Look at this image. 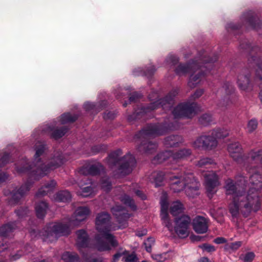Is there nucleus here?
Instances as JSON below:
<instances>
[{"instance_id":"f257e3e1","label":"nucleus","mask_w":262,"mask_h":262,"mask_svg":"<svg viewBox=\"0 0 262 262\" xmlns=\"http://www.w3.org/2000/svg\"><path fill=\"white\" fill-rule=\"evenodd\" d=\"M245 181L244 177H241L237 182L231 179H228L225 181V194L232 196L229 208L232 216H236L241 213L247 216L252 211H256L260 207V200L257 191L252 189L246 191L244 187Z\"/></svg>"},{"instance_id":"f03ea898","label":"nucleus","mask_w":262,"mask_h":262,"mask_svg":"<svg viewBox=\"0 0 262 262\" xmlns=\"http://www.w3.org/2000/svg\"><path fill=\"white\" fill-rule=\"evenodd\" d=\"M155 185L159 187L162 185L164 179L170 181V188L175 192L185 190L187 196L194 198L199 194V182L195 180L193 174L190 172L181 171L175 174L171 172L165 173L163 172H155Z\"/></svg>"},{"instance_id":"7ed1b4c3","label":"nucleus","mask_w":262,"mask_h":262,"mask_svg":"<svg viewBox=\"0 0 262 262\" xmlns=\"http://www.w3.org/2000/svg\"><path fill=\"white\" fill-rule=\"evenodd\" d=\"M46 149V146L43 143L37 142L34 146L35 154L32 164L30 165L27 159H24L16 166L17 171L20 173L29 172L31 177L37 180L46 176L51 170L57 168L63 163L61 157L58 156L53 158L48 165H46L39 158L45 152Z\"/></svg>"},{"instance_id":"20e7f679","label":"nucleus","mask_w":262,"mask_h":262,"mask_svg":"<svg viewBox=\"0 0 262 262\" xmlns=\"http://www.w3.org/2000/svg\"><path fill=\"white\" fill-rule=\"evenodd\" d=\"M90 214V210L88 207H78L69 220L68 225L63 222L50 223L39 232V236L45 242H54L57 240L58 236L68 235L70 232V227L79 225L81 222L88 217Z\"/></svg>"},{"instance_id":"39448f33","label":"nucleus","mask_w":262,"mask_h":262,"mask_svg":"<svg viewBox=\"0 0 262 262\" xmlns=\"http://www.w3.org/2000/svg\"><path fill=\"white\" fill-rule=\"evenodd\" d=\"M110 216L105 212L99 213L96 217V226L99 234L95 237V246L99 251L110 250L118 245L115 236L110 233Z\"/></svg>"},{"instance_id":"423d86ee","label":"nucleus","mask_w":262,"mask_h":262,"mask_svg":"<svg viewBox=\"0 0 262 262\" xmlns=\"http://www.w3.org/2000/svg\"><path fill=\"white\" fill-rule=\"evenodd\" d=\"M167 194L163 193L160 199L161 205V218L162 224L166 227L168 230L172 231L175 230L178 236L181 238H185L189 235V227L191 222L190 217L187 215H183L175 220V226L173 227L172 221L169 219L168 214V203Z\"/></svg>"},{"instance_id":"0eeeda50","label":"nucleus","mask_w":262,"mask_h":262,"mask_svg":"<svg viewBox=\"0 0 262 262\" xmlns=\"http://www.w3.org/2000/svg\"><path fill=\"white\" fill-rule=\"evenodd\" d=\"M228 130L217 128L212 130L207 135L198 137L193 143V147L196 149H205L211 150L216 148L218 144L217 139L224 138L228 136Z\"/></svg>"},{"instance_id":"6e6552de","label":"nucleus","mask_w":262,"mask_h":262,"mask_svg":"<svg viewBox=\"0 0 262 262\" xmlns=\"http://www.w3.org/2000/svg\"><path fill=\"white\" fill-rule=\"evenodd\" d=\"M122 154L120 149L112 152L109 155L108 160L111 166H118L119 172L122 175H125L132 171L135 166L136 160L130 154H127L120 159V156Z\"/></svg>"},{"instance_id":"1a4fd4ad","label":"nucleus","mask_w":262,"mask_h":262,"mask_svg":"<svg viewBox=\"0 0 262 262\" xmlns=\"http://www.w3.org/2000/svg\"><path fill=\"white\" fill-rule=\"evenodd\" d=\"M199 63L198 62H192L186 64H180L176 69V72L179 75H182L187 73L193 72L190 77L188 81V85L190 87L193 88L199 84L202 78L205 75L204 73H202L204 68L207 67L201 66V69H199Z\"/></svg>"},{"instance_id":"9d476101","label":"nucleus","mask_w":262,"mask_h":262,"mask_svg":"<svg viewBox=\"0 0 262 262\" xmlns=\"http://www.w3.org/2000/svg\"><path fill=\"white\" fill-rule=\"evenodd\" d=\"M177 128V126L173 125L170 126L168 125L167 126L166 124L149 125L141 130L138 135H137V136L140 140L143 139H146L162 135L168 130L176 129Z\"/></svg>"},{"instance_id":"9b49d317","label":"nucleus","mask_w":262,"mask_h":262,"mask_svg":"<svg viewBox=\"0 0 262 262\" xmlns=\"http://www.w3.org/2000/svg\"><path fill=\"white\" fill-rule=\"evenodd\" d=\"M191 154L190 149L188 148H183L173 153L171 150H166L164 152L158 154L155 158L159 163H162L167 159H171L170 161H178L179 160L184 159Z\"/></svg>"},{"instance_id":"f8f14e48","label":"nucleus","mask_w":262,"mask_h":262,"mask_svg":"<svg viewBox=\"0 0 262 262\" xmlns=\"http://www.w3.org/2000/svg\"><path fill=\"white\" fill-rule=\"evenodd\" d=\"M196 106V104L194 103H180L173 109V115L175 118H191L195 113Z\"/></svg>"},{"instance_id":"ddd939ff","label":"nucleus","mask_w":262,"mask_h":262,"mask_svg":"<svg viewBox=\"0 0 262 262\" xmlns=\"http://www.w3.org/2000/svg\"><path fill=\"white\" fill-rule=\"evenodd\" d=\"M178 89H174L172 90L165 98L158 100V101L151 103L150 106L146 108H144L143 112L146 113L160 107H162L164 110H167L168 108H170L173 103L174 97L178 94Z\"/></svg>"},{"instance_id":"4468645a","label":"nucleus","mask_w":262,"mask_h":262,"mask_svg":"<svg viewBox=\"0 0 262 262\" xmlns=\"http://www.w3.org/2000/svg\"><path fill=\"white\" fill-rule=\"evenodd\" d=\"M203 176L208 195L211 198L216 191V187L220 185L218 177L213 171H207Z\"/></svg>"},{"instance_id":"2eb2a0df","label":"nucleus","mask_w":262,"mask_h":262,"mask_svg":"<svg viewBox=\"0 0 262 262\" xmlns=\"http://www.w3.org/2000/svg\"><path fill=\"white\" fill-rule=\"evenodd\" d=\"M247 171L249 173H251L249 179L250 186H248L249 189H252L253 190L257 191L260 204V190L262 189V176L253 168H251L250 170Z\"/></svg>"},{"instance_id":"dca6fc26","label":"nucleus","mask_w":262,"mask_h":262,"mask_svg":"<svg viewBox=\"0 0 262 262\" xmlns=\"http://www.w3.org/2000/svg\"><path fill=\"white\" fill-rule=\"evenodd\" d=\"M262 156V150L256 149L251 150L249 156L246 160L244 157V161L243 162L244 166L247 170H250L251 168H255V165H252L253 164H259L260 159Z\"/></svg>"},{"instance_id":"f3484780","label":"nucleus","mask_w":262,"mask_h":262,"mask_svg":"<svg viewBox=\"0 0 262 262\" xmlns=\"http://www.w3.org/2000/svg\"><path fill=\"white\" fill-rule=\"evenodd\" d=\"M250 75L248 70L242 71L238 75L237 83L241 90L247 91L252 88L253 83L250 79Z\"/></svg>"},{"instance_id":"a211bd4d","label":"nucleus","mask_w":262,"mask_h":262,"mask_svg":"<svg viewBox=\"0 0 262 262\" xmlns=\"http://www.w3.org/2000/svg\"><path fill=\"white\" fill-rule=\"evenodd\" d=\"M244 25L249 29L258 30L261 26V20L252 13L244 14L242 18Z\"/></svg>"},{"instance_id":"6ab92c4d","label":"nucleus","mask_w":262,"mask_h":262,"mask_svg":"<svg viewBox=\"0 0 262 262\" xmlns=\"http://www.w3.org/2000/svg\"><path fill=\"white\" fill-rule=\"evenodd\" d=\"M228 151L234 161L240 164L243 163L244 156L242 155V148L238 142L230 144L228 146Z\"/></svg>"},{"instance_id":"aec40b11","label":"nucleus","mask_w":262,"mask_h":262,"mask_svg":"<svg viewBox=\"0 0 262 262\" xmlns=\"http://www.w3.org/2000/svg\"><path fill=\"white\" fill-rule=\"evenodd\" d=\"M111 210L113 214L117 218L119 223L122 224L119 228H123L126 227V220L130 217V215L125 212V209L121 206H116L113 207Z\"/></svg>"},{"instance_id":"412c9836","label":"nucleus","mask_w":262,"mask_h":262,"mask_svg":"<svg viewBox=\"0 0 262 262\" xmlns=\"http://www.w3.org/2000/svg\"><path fill=\"white\" fill-rule=\"evenodd\" d=\"M194 230L198 233L203 234L206 233L208 228L207 220L202 216H198L192 221Z\"/></svg>"},{"instance_id":"4be33fe9","label":"nucleus","mask_w":262,"mask_h":262,"mask_svg":"<svg viewBox=\"0 0 262 262\" xmlns=\"http://www.w3.org/2000/svg\"><path fill=\"white\" fill-rule=\"evenodd\" d=\"M30 186L31 185L27 183L22 185L17 191L10 192L9 194L11 198L10 203L11 204L16 203L29 191Z\"/></svg>"},{"instance_id":"5701e85b","label":"nucleus","mask_w":262,"mask_h":262,"mask_svg":"<svg viewBox=\"0 0 262 262\" xmlns=\"http://www.w3.org/2000/svg\"><path fill=\"white\" fill-rule=\"evenodd\" d=\"M55 124H52L51 125H46L42 129V131L50 134L52 137L58 139L62 137L67 132L68 129L66 127L62 128L61 129L55 128Z\"/></svg>"},{"instance_id":"b1692460","label":"nucleus","mask_w":262,"mask_h":262,"mask_svg":"<svg viewBox=\"0 0 262 262\" xmlns=\"http://www.w3.org/2000/svg\"><path fill=\"white\" fill-rule=\"evenodd\" d=\"M76 245L79 248H84L88 245V236L84 230H80L76 233Z\"/></svg>"},{"instance_id":"393cba45","label":"nucleus","mask_w":262,"mask_h":262,"mask_svg":"<svg viewBox=\"0 0 262 262\" xmlns=\"http://www.w3.org/2000/svg\"><path fill=\"white\" fill-rule=\"evenodd\" d=\"M253 58L256 64V76L260 81L259 98L262 103V61H259L256 57Z\"/></svg>"},{"instance_id":"a878e982","label":"nucleus","mask_w":262,"mask_h":262,"mask_svg":"<svg viewBox=\"0 0 262 262\" xmlns=\"http://www.w3.org/2000/svg\"><path fill=\"white\" fill-rule=\"evenodd\" d=\"M184 209L183 205L180 201H175L170 204V212L173 216H177L183 213Z\"/></svg>"},{"instance_id":"bb28decb","label":"nucleus","mask_w":262,"mask_h":262,"mask_svg":"<svg viewBox=\"0 0 262 262\" xmlns=\"http://www.w3.org/2000/svg\"><path fill=\"white\" fill-rule=\"evenodd\" d=\"M56 185L55 181L52 180L50 182L45 184L42 187L36 194V197H40L41 196L47 194L50 191L52 190Z\"/></svg>"},{"instance_id":"cd10ccee","label":"nucleus","mask_w":262,"mask_h":262,"mask_svg":"<svg viewBox=\"0 0 262 262\" xmlns=\"http://www.w3.org/2000/svg\"><path fill=\"white\" fill-rule=\"evenodd\" d=\"M182 142V138L179 136H170L167 137L164 141V144L167 147H175Z\"/></svg>"},{"instance_id":"c85d7f7f","label":"nucleus","mask_w":262,"mask_h":262,"mask_svg":"<svg viewBox=\"0 0 262 262\" xmlns=\"http://www.w3.org/2000/svg\"><path fill=\"white\" fill-rule=\"evenodd\" d=\"M48 208L47 204L45 202L41 201L38 203L35 207V211L37 217L40 219L43 218L46 214Z\"/></svg>"},{"instance_id":"c756f323","label":"nucleus","mask_w":262,"mask_h":262,"mask_svg":"<svg viewBox=\"0 0 262 262\" xmlns=\"http://www.w3.org/2000/svg\"><path fill=\"white\" fill-rule=\"evenodd\" d=\"M157 144L155 143L148 142L142 143L139 147L138 149L141 151H144L147 154L152 153L157 148Z\"/></svg>"},{"instance_id":"7c9ffc66","label":"nucleus","mask_w":262,"mask_h":262,"mask_svg":"<svg viewBox=\"0 0 262 262\" xmlns=\"http://www.w3.org/2000/svg\"><path fill=\"white\" fill-rule=\"evenodd\" d=\"M71 198V195L70 193L67 190H64L57 193L54 198V200L57 202H66L69 201Z\"/></svg>"},{"instance_id":"2f4dec72","label":"nucleus","mask_w":262,"mask_h":262,"mask_svg":"<svg viewBox=\"0 0 262 262\" xmlns=\"http://www.w3.org/2000/svg\"><path fill=\"white\" fill-rule=\"evenodd\" d=\"M16 228L15 223L7 224L0 227V236L5 237L9 235V233L12 232Z\"/></svg>"},{"instance_id":"473e14b6","label":"nucleus","mask_w":262,"mask_h":262,"mask_svg":"<svg viewBox=\"0 0 262 262\" xmlns=\"http://www.w3.org/2000/svg\"><path fill=\"white\" fill-rule=\"evenodd\" d=\"M83 185L82 183L80 184V190L77 192L78 195L83 197H88L94 194V190L91 186L82 188Z\"/></svg>"},{"instance_id":"72a5a7b5","label":"nucleus","mask_w":262,"mask_h":262,"mask_svg":"<svg viewBox=\"0 0 262 262\" xmlns=\"http://www.w3.org/2000/svg\"><path fill=\"white\" fill-rule=\"evenodd\" d=\"M78 118L76 115H71L70 113L63 114L61 116L60 119V124H63L69 122H73L75 121Z\"/></svg>"},{"instance_id":"f704fd0d","label":"nucleus","mask_w":262,"mask_h":262,"mask_svg":"<svg viewBox=\"0 0 262 262\" xmlns=\"http://www.w3.org/2000/svg\"><path fill=\"white\" fill-rule=\"evenodd\" d=\"M61 259L64 262H77L78 260V257L75 253L66 252L62 254Z\"/></svg>"},{"instance_id":"c9c22d12","label":"nucleus","mask_w":262,"mask_h":262,"mask_svg":"<svg viewBox=\"0 0 262 262\" xmlns=\"http://www.w3.org/2000/svg\"><path fill=\"white\" fill-rule=\"evenodd\" d=\"M212 121V117L209 114H204L199 118L200 123L203 125H207Z\"/></svg>"},{"instance_id":"e433bc0d","label":"nucleus","mask_w":262,"mask_h":262,"mask_svg":"<svg viewBox=\"0 0 262 262\" xmlns=\"http://www.w3.org/2000/svg\"><path fill=\"white\" fill-rule=\"evenodd\" d=\"M121 201L124 204L130 207L133 210L136 209L134 201L129 196L124 195L121 198Z\"/></svg>"},{"instance_id":"4c0bfd02","label":"nucleus","mask_w":262,"mask_h":262,"mask_svg":"<svg viewBox=\"0 0 262 262\" xmlns=\"http://www.w3.org/2000/svg\"><path fill=\"white\" fill-rule=\"evenodd\" d=\"M255 257V254L253 252H249L245 254H242L239 256V259L244 262H251Z\"/></svg>"},{"instance_id":"58836bf2","label":"nucleus","mask_w":262,"mask_h":262,"mask_svg":"<svg viewBox=\"0 0 262 262\" xmlns=\"http://www.w3.org/2000/svg\"><path fill=\"white\" fill-rule=\"evenodd\" d=\"M100 186L104 191L110 190L111 188V183L109 179L107 177L103 178L101 181Z\"/></svg>"},{"instance_id":"ea45409f","label":"nucleus","mask_w":262,"mask_h":262,"mask_svg":"<svg viewBox=\"0 0 262 262\" xmlns=\"http://www.w3.org/2000/svg\"><path fill=\"white\" fill-rule=\"evenodd\" d=\"M88 171V173L91 175H96L99 172L100 168L97 165H92L88 168H85L82 170V172H84V171Z\"/></svg>"},{"instance_id":"a19ab883","label":"nucleus","mask_w":262,"mask_h":262,"mask_svg":"<svg viewBox=\"0 0 262 262\" xmlns=\"http://www.w3.org/2000/svg\"><path fill=\"white\" fill-rule=\"evenodd\" d=\"M151 257L158 262H163L167 258V253L154 254L151 255Z\"/></svg>"},{"instance_id":"79ce46f5","label":"nucleus","mask_w":262,"mask_h":262,"mask_svg":"<svg viewBox=\"0 0 262 262\" xmlns=\"http://www.w3.org/2000/svg\"><path fill=\"white\" fill-rule=\"evenodd\" d=\"M213 163L212 159L208 158H201L198 162L197 165L199 167H203Z\"/></svg>"},{"instance_id":"37998d69","label":"nucleus","mask_w":262,"mask_h":262,"mask_svg":"<svg viewBox=\"0 0 262 262\" xmlns=\"http://www.w3.org/2000/svg\"><path fill=\"white\" fill-rule=\"evenodd\" d=\"M257 121L255 119L250 120L247 125V129L248 132L252 133L255 130L257 127Z\"/></svg>"},{"instance_id":"c03bdc74","label":"nucleus","mask_w":262,"mask_h":262,"mask_svg":"<svg viewBox=\"0 0 262 262\" xmlns=\"http://www.w3.org/2000/svg\"><path fill=\"white\" fill-rule=\"evenodd\" d=\"M242 245V242L241 241H237L234 243H231L225 246V249L227 250L232 249L233 250H236L239 248Z\"/></svg>"},{"instance_id":"a18cd8bd","label":"nucleus","mask_w":262,"mask_h":262,"mask_svg":"<svg viewBox=\"0 0 262 262\" xmlns=\"http://www.w3.org/2000/svg\"><path fill=\"white\" fill-rule=\"evenodd\" d=\"M137 258L134 253L125 255L123 257V260L125 262H136Z\"/></svg>"},{"instance_id":"49530a36","label":"nucleus","mask_w":262,"mask_h":262,"mask_svg":"<svg viewBox=\"0 0 262 262\" xmlns=\"http://www.w3.org/2000/svg\"><path fill=\"white\" fill-rule=\"evenodd\" d=\"M178 58L176 56L169 55L167 58L166 62L171 66L176 64L178 62Z\"/></svg>"},{"instance_id":"de8ad7c7","label":"nucleus","mask_w":262,"mask_h":262,"mask_svg":"<svg viewBox=\"0 0 262 262\" xmlns=\"http://www.w3.org/2000/svg\"><path fill=\"white\" fill-rule=\"evenodd\" d=\"M16 213L19 218H21L25 216L28 213V210L27 209L21 208L16 211Z\"/></svg>"},{"instance_id":"09e8293b","label":"nucleus","mask_w":262,"mask_h":262,"mask_svg":"<svg viewBox=\"0 0 262 262\" xmlns=\"http://www.w3.org/2000/svg\"><path fill=\"white\" fill-rule=\"evenodd\" d=\"M203 250H206L208 252H213L215 251V248L213 246L208 245V244H204L201 247Z\"/></svg>"},{"instance_id":"8fccbe9b","label":"nucleus","mask_w":262,"mask_h":262,"mask_svg":"<svg viewBox=\"0 0 262 262\" xmlns=\"http://www.w3.org/2000/svg\"><path fill=\"white\" fill-rule=\"evenodd\" d=\"M232 90V85L228 83L223 86L222 89H221V91H224L227 94H228L230 93Z\"/></svg>"},{"instance_id":"3c124183","label":"nucleus","mask_w":262,"mask_h":262,"mask_svg":"<svg viewBox=\"0 0 262 262\" xmlns=\"http://www.w3.org/2000/svg\"><path fill=\"white\" fill-rule=\"evenodd\" d=\"M9 157V156L8 154H5L0 159L1 166L5 165L8 162Z\"/></svg>"},{"instance_id":"603ef678","label":"nucleus","mask_w":262,"mask_h":262,"mask_svg":"<svg viewBox=\"0 0 262 262\" xmlns=\"http://www.w3.org/2000/svg\"><path fill=\"white\" fill-rule=\"evenodd\" d=\"M203 90H198L195 91V92L193 94V95L191 96V98L192 99H195L201 97L203 94Z\"/></svg>"},{"instance_id":"864d4df0","label":"nucleus","mask_w":262,"mask_h":262,"mask_svg":"<svg viewBox=\"0 0 262 262\" xmlns=\"http://www.w3.org/2000/svg\"><path fill=\"white\" fill-rule=\"evenodd\" d=\"M226 242V239L222 237H217L214 240V242L217 244L225 243Z\"/></svg>"},{"instance_id":"5fc2aeb1","label":"nucleus","mask_w":262,"mask_h":262,"mask_svg":"<svg viewBox=\"0 0 262 262\" xmlns=\"http://www.w3.org/2000/svg\"><path fill=\"white\" fill-rule=\"evenodd\" d=\"M8 179V175L4 172L0 171V183L5 181Z\"/></svg>"},{"instance_id":"6e6d98bb","label":"nucleus","mask_w":262,"mask_h":262,"mask_svg":"<svg viewBox=\"0 0 262 262\" xmlns=\"http://www.w3.org/2000/svg\"><path fill=\"white\" fill-rule=\"evenodd\" d=\"M135 193L136 194L140 197L142 200H145L146 197L145 194H144L140 190H136Z\"/></svg>"},{"instance_id":"4d7b16f0","label":"nucleus","mask_w":262,"mask_h":262,"mask_svg":"<svg viewBox=\"0 0 262 262\" xmlns=\"http://www.w3.org/2000/svg\"><path fill=\"white\" fill-rule=\"evenodd\" d=\"M115 117L114 114L111 112L105 113L104 114V119H113Z\"/></svg>"},{"instance_id":"13d9d810","label":"nucleus","mask_w":262,"mask_h":262,"mask_svg":"<svg viewBox=\"0 0 262 262\" xmlns=\"http://www.w3.org/2000/svg\"><path fill=\"white\" fill-rule=\"evenodd\" d=\"M94 104L90 102L85 103L84 105V107L86 110H90L91 109H92L94 107Z\"/></svg>"},{"instance_id":"bf43d9fd","label":"nucleus","mask_w":262,"mask_h":262,"mask_svg":"<svg viewBox=\"0 0 262 262\" xmlns=\"http://www.w3.org/2000/svg\"><path fill=\"white\" fill-rule=\"evenodd\" d=\"M154 239L152 238V237H150V238H148L145 242H144V245H151V246H152V245L154 244Z\"/></svg>"},{"instance_id":"052dcab7","label":"nucleus","mask_w":262,"mask_h":262,"mask_svg":"<svg viewBox=\"0 0 262 262\" xmlns=\"http://www.w3.org/2000/svg\"><path fill=\"white\" fill-rule=\"evenodd\" d=\"M238 28V26H236L235 24L233 23H230L227 26V29H237Z\"/></svg>"},{"instance_id":"680f3d73","label":"nucleus","mask_w":262,"mask_h":262,"mask_svg":"<svg viewBox=\"0 0 262 262\" xmlns=\"http://www.w3.org/2000/svg\"><path fill=\"white\" fill-rule=\"evenodd\" d=\"M121 255H122V254L120 253H118L115 254L114 256V258H113L114 261H115L117 260L121 257Z\"/></svg>"},{"instance_id":"e2e57ef3","label":"nucleus","mask_w":262,"mask_h":262,"mask_svg":"<svg viewBox=\"0 0 262 262\" xmlns=\"http://www.w3.org/2000/svg\"><path fill=\"white\" fill-rule=\"evenodd\" d=\"M198 262H210L209 261V260L208 258H207V257H202L201 258H200Z\"/></svg>"},{"instance_id":"0e129e2a","label":"nucleus","mask_w":262,"mask_h":262,"mask_svg":"<svg viewBox=\"0 0 262 262\" xmlns=\"http://www.w3.org/2000/svg\"><path fill=\"white\" fill-rule=\"evenodd\" d=\"M145 248H146V250L147 252H150L151 251V245H145Z\"/></svg>"},{"instance_id":"69168bd1","label":"nucleus","mask_w":262,"mask_h":262,"mask_svg":"<svg viewBox=\"0 0 262 262\" xmlns=\"http://www.w3.org/2000/svg\"><path fill=\"white\" fill-rule=\"evenodd\" d=\"M21 255V254H16L15 255L12 256V259L13 260H16L17 259L19 258Z\"/></svg>"},{"instance_id":"338daca9","label":"nucleus","mask_w":262,"mask_h":262,"mask_svg":"<svg viewBox=\"0 0 262 262\" xmlns=\"http://www.w3.org/2000/svg\"><path fill=\"white\" fill-rule=\"evenodd\" d=\"M155 71V68H152V70H151V71H148L147 73H146L145 74L146 75H148V74H152L153 72Z\"/></svg>"},{"instance_id":"774afa93","label":"nucleus","mask_w":262,"mask_h":262,"mask_svg":"<svg viewBox=\"0 0 262 262\" xmlns=\"http://www.w3.org/2000/svg\"><path fill=\"white\" fill-rule=\"evenodd\" d=\"M26 251H26V253L27 254V253H29V252H30V251L29 250H30V249H31V248L30 247V246H27L26 247Z\"/></svg>"}]
</instances>
